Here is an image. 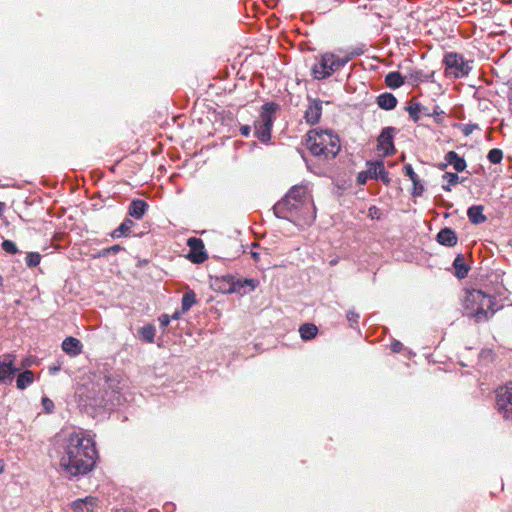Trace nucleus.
Returning <instances> with one entry per match:
<instances>
[{"mask_svg":"<svg viewBox=\"0 0 512 512\" xmlns=\"http://www.w3.org/2000/svg\"><path fill=\"white\" fill-rule=\"evenodd\" d=\"M445 112L443 110H440L439 106H435L433 111L431 112V116L434 118L435 123L442 124L444 121L443 115Z\"/></svg>","mask_w":512,"mask_h":512,"instance_id":"nucleus-42","label":"nucleus"},{"mask_svg":"<svg viewBox=\"0 0 512 512\" xmlns=\"http://www.w3.org/2000/svg\"><path fill=\"white\" fill-rule=\"evenodd\" d=\"M59 370H60V367H59V366H57V367H56V366H55V367H50V372H51V373H55V372H57V371H59Z\"/></svg>","mask_w":512,"mask_h":512,"instance_id":"nucleus-58","label":"nucleus"},{"mask_svg":"<svg viewBox=\"0 0 512 512\" xmlns=\"http://www.w3.org/2000/svg\"><path fill=\"white\" fill-rule=\"evenodd\" d=\"M197 303L196 294L193 290L186 291L181 299L182 312H187Z\"/></svg>","mask_w":512,"mask_h":512,"instance_id":"nucleus-33","label":"nucleus"},{"mask_svg":"<svg viewBox=\"0 0 512 512\" xmlns=\"http://www.w3.org/2000/svg\"><path fill=\"white\" fill-rule=\"evenodd\" d=\"M448 166H450V164L446 160H444V162L437 164V168L441 171H445Z\"/></svg>","mask_w":512,"mask_h":512,"instance_id":"nucleus-52","label":"nucleus"},{"mask_svg":"<svg viewBox=\"0 0 512 512\" xmlns=\"http://www.w3.org/2000/svg\"><path fill=\"white\" fill-rule=\"evenodd\" d=\"M283 197L290 198L291 200L300 203L301 206H304L307 201V191L304 186L294 185Z\"/></svg>","mask_w":512,"mask_h":512,"instance_id":"nucleus-26","label":"nucleus"},{"mask_svg":"<svg viewBox=\"0 0 512 512\" xmlns=\"http://www.w3.org/2000/svg\"><path fill=\"white\" fill-rule=\"evenodd\" d=\"M149 205L145 200L135 198L128 206V217L140 220L148 211Z\"/></svg>","mask_w":512,"mask_h":512,"instance_id":"nucleus-17","label":"nucleus"},{"mask_svg":"<svg viewBox=\"0 0 512 512\" xmlns=\"http://www.w3.org/2000/svg\"><path fill=\"white\" fill-rule=\"evenodd\" d=\"M1 248L8 254L14 255L19 252L16 243L9 239H4L1 243Z\"/></svg>","mask_w":512,"mask_h":512,"instance_id":"nucleus-38","label":"nucleus"},{"mask_svg":"<svg viewBox=\"0 0 512 512\" xmlns=\"http://www.w3.org/2000/svg\"><path fill=\"white\" fill-rule=\"evenodd\" d=\"M5 204L0 201V215L4 212Z\"/></svg>","mask_w":512,"mask_h":512,"instance_id":"nucleus-59","label":"nucleus"},{"mask_svg":"<svg viewBox=\"0 0 512 512\" xmlns=\"http://www.w3.org/2000/svg\"><path fill=\"white\" fill-rule=\"evenodd\" d=\"M299 333L303 341H310L316 337L318 328L313 323H304L299 327Z\"/></svg>","mask_w":512,"mask_h":512,"instance_id":"nucleus-31","label":"nucleus"},{"mask_svg":"<svg viewBox=\"0 0 512 512\" xmlns=\"http://www.w3.org/2000/svg\"><path fill=\"white\" fill-rule=\"evenodd\" d=\"M259 285V281L253 278H236L234 276V281L232 286H229L228 289L232 294H238L240 296L247 295L253 292L256 287Z\"/></svg>","mask_w":512,"mask_h":512,"instance_id":"nucleus-14","label":"nucleus"},{"mask_svg":"<svg viewBox=\"0 0 512 512\" xmlns=\"http://www.w3.org/2000/svg\"><path fill=\"white\" fill-rule=\"evenodd\" d=\"M97 502V498L89 496L74 500L71 503V508L75 512H93L94 508L97 506Z\"/></svg>","mask_w":512,"mask_h":512,"instance_id":"nucleus-19","label":"nucleus"},{"mask_svg":"<svg viewBox=\"0 0 512 512\" xmlns=\"http://www.w3.org/2000/svg\"><path fill=\"white\" fill-rule=\"evenodd\" d=\"M280 110L277 102H266L261 106L260 119L254 122V136L263 144L271 141L272 128L276 112Z\"/></svg>","mask_w":512,"mask_h":512,"instance_id":"nucleus-6","label":"nucleus"},{"mask_svg":"<svg viewBox=\"0 0 512 512\" xmlns=\"http://www.w3.org/2000/svg\"><path fill=\"white\" fill-rule=\"evenodd\" d=\"M311 205H312V209H313V213L311 215V220L313 221L316 218V208H315V205H314V203L312 201H311Z\"/></svg>","mask_w":512,"mask_h":512,"instance_id":"nucleus-56","label":"nucleus"},{"mask_svg":"<svg viewBox=\"0 0 512 512\" xmlns=\"http://www.w3.org/2000/svg\"><path fill=\"white\" fill-rule=\"evenodd\" d=\"M307 100L309 104L304 112V119L308 125L313 126L319 123L321 119L323 102L318 98H312L310 95L307 96Z\"/></svg>","mask_w":512,"mask_h":512,"instance_id":"nucleus-13","label":"nucleus"},{"mask_svg":"<svg viewBox=\"0 0 512 512\" xmlns=\"http://www.w3.org/2000/svg\"><path fill=\"white\" fill-rule=\"evenodd\" d=\"M156 327L153 323H147L140 327L137 332L138 338L144 342L152 344L155 342Z\"/></svg>","mask_w":512,"mask_h":512,"instance_id":"nucleus-29","label":"nucleus"},{"mask_svg":"<svg viewBox=\"0 0 512 512\" xmlns=\"http://www.w3.org/2000/svg\"><path fill=\"white\" fill-rule=\"evenodd\" d=\"M57 456L62 474L69 480L79 479L96 466L99 454L96 442L82 432L57 436Z\"/></svg>","mask_w":512,"mask_h":512,"instance_id":"nucleus-1","label":"nucleus"},{"mask_svg":"<svg viewBox=\"0 0 512 512\" xmlns=\"http://www.w3.org/2000/svg\"><path fill=\"white\" fill-rule=\"evenodd\" d=\"M444 160L448 161L456 173L463 172L467 168V162L465 158L460 156L456 151H448L444 156Z\"/></svg>","mask_w":512,"mask_h":512,"instance_id":"nucleus-20","label":"nucleus"},{"mask_svg":"<svg viewBox=\"0 0 512 512\" xmlns=\"http://www.w3.org/2000/svg\"><path fill=\"white\" fill-rule=\"evenodd\" d=\"M487 159L491 164H499L503 159V151L499 148H493L488 152Z\"/></svg>","mask_w":512,"mask_h":512,"instance_id":"nucleus-36","label":"nucleus"},{"mask_svg":"<svg viewBox=\"0 0 512 512\" xmlns=\"http://www.w3.org/2000/svg\"><path fill=\"white\" fill-rule=\"evenodd\" d=\"M445 76L450 79L467 77L472 70L464 56L457 52H447L443 58Z\"/></svg>","mask_w":512,"mask_h":512,"instance_id":"nucleus-7","label":"nucleus"},{"mask_svg":"<svg viewBox=\"0 0 512 512\" xmlns=\"http://www.w3.org/2000/svg\"><path fill=\"white\" fill-rule=\"evenodd\" d=\"M5 464L3 460H0V475L4 472Z\"/></svg>","mask_w":512,"mask_h":512,"instance_id":"nucleus-57","label":"nucleus"},{"mask_svg":"<svg viewBox=\"0 0 512 512\" xmlns=\"http://www.w3.org/2000/svg\"><path fill=\"white\" fill-rule=\"evenodd\" d=\"M483 205H472L467 209V217L471 224L480 225L487 221L486 215H484Z\"/></svg>","mask_w":512,"mask_h":512,"instance_id":"nucleus-24","label":"nucleus"},{"mask_svg":"<svg viewBox=\"0 0 512 512\" xmlns=\"http://www.w3.org/2000/svg\"><path fill=\"white\" fill-rule=\"evenodd\" d=\"M434 75V71L424 73L422 70H410L406 78L409 85L416 87L422 82H434Z\"/></svg>","mask_w":512,"mask_h":512,"instance_id":"nucleus-18","label":"nucleus"},{"mask_svg":"<svg viewBox=\"0 0 512 512\" xmlns=\"http://www.w3.org/2000/svg\"><path fill=\"white\" fill-rule=\"evenodd\" d=\"M434 204H435L436 206L444 207V208H446V209H450V208H452V207H453V203L448 202V201H447V200H445V199L443 198V196H441V195H437V196H435V198H434Z\"/></svg>","mask_w":512,"mask_h":512,"instance_id":"nucleus-44","label":"nucleus"},{"mask_svg":"<svg viewBox=\"0 0 512 512\" xmlns=\"http://www.w3.org/2000/svg\"><path fill=\"white\" fill-rule=\"evenodd\" d=\"M376 104L380 109L390 111L396 108L398 100L394 94L383 92L376 97Z\"/></svg>","mask_w":512,"mask_h":512,"instance_id":"nucleus-23","label":"nucleus"},{"mask_svg":"<svg viewBox=\"0 0 512 512\" xmlns=\"http://www.w3.org/2000/svg\"><path fill=\"white\" fill-rule=\"evenodd\" d=\"M104 383L100 386L97 384L98 390L94 387L85 395V406L92 408H101L104 410H113L115 407L122 405L124 397L121 394V375L116 372H107L103 376Z\"/></svg>","mask_w":512,"mask_h":512,"instance_id":"nucleus-2","label":"nucleus"},{"mask_svg":"<svg viewBox=\"0 0 512 512\" xmlns=\"http://www.w3.org/2000/svg\"><path fill=\"white\" fill-rule=\"evenodd\" d=\"M454 268V275L458 279H464L468 276L470 266L466 263L465 257L462 253H458L452 263Z\"/></svg>","mask_w":512,"mask_h":512,"instance_id":"nucleus-22","label":"nucleus"},{"mask_svg":"<svg viewBox=\"0 0 512 512\" xmlns=\"http://www.w3.org/2000/svg\"><path fill=\"white\" fill-rule=\"evenodd\" d=\"M403 173L411 180V182L419 178V176L415 173L412 165L409 163H406L403 166Z\"/></svg>","mask_w":512,"mask_h":512,"instance_id":"nucleus-41","label":"nucleus"},{"mask_svg":"<svg viewBox=\"0 0 512 512\" xmlns=\"http://www.w3.org/2000/svg\"><path fill=\"white\" fill-rule=\"evenodd\" d=\"M28 365H29V364H28L26 361H23V362H22V367H23V368H26Z\"/></svg>","mask_w":512,"mask_h":512,"instance_id":"nucleus-62","label":"nucleus"},{"mask_svg":"<svg viewBox=\"0 0 512 512\" xmlns=\"http://www.w3.org/2000/svg\"><path fill=\"white\" fill-rule=\"evenodd\" d=\"M250 255H251V257L253 258V260H254L255 262H258V261H259V259H260V253H258V252H256V251H251V252H250Z\"/></svg>","mask_w":512,"mask_h":512,"instance_id":"nucleus-54","label":"nucleus"},{"mask_svg":"<svg viewBox=\"0 0 512 512\" xmlns=\"http://www.w3.org/2000/svg\"><path fill=\"white\" fill-rule=\"evenodd\" d=\"M390 348H391L392 352L399 353L403 349V344L398 340H393L391 342Z\"/></svg>","mask_w":512,"mask_h":512,"instance_id":"nucleus-48","label":"nucleus"},{"mask_svg":"<svg viewBox=\"0 0 512 512\" xmlns=\"http://www.w3.org/2000/svg\"><path fill=\"white\" fill-rule=\"evenodd\" d=\"M17 357L14 353L0 355V383L11 384L20 368L16 366Z\"/></svg>","mask_w":512,"mask_h":512,"instance_id":"nucleus-9","label":"nucleus"},{"mask_svg":"<svg viewBox=\"0 0 512 512\" xmlns=\"http://www.w3.org/2000/svg\"><path fill=\"white\" fill-rule=\"evenodd\" d=\"M492 354H493V353H492V350H490V349H484V350H482V351L480 352V357H481V358H483V359H485V358H488V357L492 356Z\"/></svg>","mask_w":512,"mask_h":512,"instance_id":"nucleus-50","label":"nucleus"},{"mask_svg":"<svg viewBox=\"0 0 512 512\" xmlns=\"http://www.w3.org/2000/svg\"><path fill=\"white\" fill-rule=\"evenodd\" d=\"M475 129H478V125L477 124H463V125H461L462 133L465 136L470 135Z\"/></svg>","mask_w":512,"mask_h":512,"instance_id":"nucleus-47","label":"nucleus"},{"mask_svg":"<svg viewBox=\"0 0 512 512\" xmlns=\"http://www.w3.org/2000/svg\"><path fill=\"white\" fill-rule=\"evenodd\" d=\"M362 53L363 50L360 48L345 52L343 56L334 52H325L320 55L318 62L312 66L311 75L316 80L327 79L334 73L339 72L348 62Z\"/></svg>","mask_w":512,"mask_h":512,"instance_id":"nucleus-5","label":"nucleus"},{"mask_svg":"<svg viewBox=\"0 0 512 512\" xmlns=\"http://www.w3.org/2000/svg\"><path fill=\"white\" fill-rule=\"evenodd\" d=\"M240 133L244 137H249L251 133V127L249 125H242L240 127Z\"/></svg>","mask_w":512,"mask_h":512,"instance_id":"nucleus-49","label":"nucleus"},{"mask_svg":"<svg viewBox=\"0 0 512 512\" xmlns=\"http://www.w3.org/2000/svg\"><path fill=\"white\" fill-rule=\"evenodd\" d=\"M62 350L70 355L77 356L82 352L83 345L80 340L75 337L68 336L62 342Z\"/></svg>","mask_w":512,"mask_h":512,"instance_id":"nucleus-21","label":"nucleus"},{"mask_svg":"<svg viewBox=\"0 0 512 512\" xmlns=\"http://www.w3.org/2000/svg\"><path fill=\"white\" fill-rule=\"evenodd\" d=\"M134 226H135V222L130 217H126L122 221V223L110 233V236L113 239L128 237V236H130L131 229Z\"/></svg>","mask_w":512,"mask_h":512,"instance_id":"nucleus-25","label":"nucleus"},{"mask_svg":"<svg viewBox=\"0 0 512 512\" xmlns=\"http://www.w3.org/2000/svg\"><path fill=\"white\" fill-rule=\"evenodd\" d=\"M496 407L506 419H512V381L496 390Z\"/></svg>","mask_w":512,"mask_h":512,"instance_id":"nucleus-10","label":"nucleus"},{"mask_svg":"<svg viewBox=\"0 0 512 512\" xmlns=\"http://www.w3.org/2000/svg\"><path fill=\"white\" fill-rule=\"evenodd\" d=\"M120 251H125V248L119 244H115L111 247L103 248L93 255L94 258H106L111 254H116Z\"/></svg>","mask_w":512,"mask_h":512,"instance_id":"nucleus-34","label":"nucleus"},{"mask_svg":"<svg viewBox=\"0 0 512 512\" xmlns=\"http://www.w3.org/2000/svg\"><path fill=\"white\" fill-rule=\"evenodd\" d=\"M366 166L369 167L371 179L380 180L385 185L390 184L389 173L385 169L384 162L382 160H368L366 162Z\"/></svg>","mask_w":512,"mask_h":512,"instance_id":"nucleus-15","label":"nucleus"},{"mask_svg":"<svg viewBox=\"0 0 512 512\" xmlns=\"http://www.w3.org/2000/svg\"><path fill=\"white\" fill-rule=\"evenodd\" d=\"M41 255L38 252H29L26 255L25 262L29 268H34L39 265Z\"/></svg>","mask_w":512,"mask_h":512,"instance_id":"nucleus-37","label":"nucleus"},{"mask_svg":"<svg viewBox=\"0 0 512 512\" xmlns=\"http://www.w3.org/2000/svg\"><path fill=\"white\" fill-rule=\"evenodd\" d=\"M184 312H182V309L181 310H176L171 316V320H178L180 319L181 315L183 314Z\"/></svg>","mask_w":512,"mask_h":512,"instance_id":"nucleus-51","label":"nucleus"},{"mask_svg":"<svg viewBox=\"0 0 512 512\" xmlns=\"http://www.w3.org/2000/svg\"><path fill=\"white\" fill-rule=\"evenodd\" d=\"M14 380H16L17 389L23 391L34 383V373L29 369H25L22 372L19 371Z\"/></svg>","mask_w":512,"mask_h":512,"instance_id":"nucleus-27","label":"nucleus"},{"mask_svg":"<svg viewBox=\"0 0 512 512\" xmlns=\"http://www.w3.org/2000/svg\"><path fill=\"white\" fill-rule=\"evenodd\" d=\"M496 303V297L491 294L480 289H466L462 298L463 315L477 323L488 321L498 310Z\"/></svg>","mask_w":512,"mask_h":512,"instance_id":"nucleus-3","label":"nucleus"},{"mask_svg":"<svg viewBox=\"0 0 512 512\" xmlns=\"http://www.w3.org/2000/svg\"><path fill=\"white\" fill-rule=\"evenodd\" d=\"M369 178H371V174L369 173V167H367V170L358 173L356 178L357 184L365 185Z\"/></svg>","mask_w":512,"mask_h":512,"instance_id":"nucleus-43","label":"nucleus"},{"mask_svg":"<svg viewBox=\"0 0 512 512\" xmlns=\"http://www.w3.org/2000/svg\"><path fill=\"white\" fill-rule=\"evenodd\" d=\"M421 114H423L424 116H429V117L431 116V112H430L429 108L425 107L423 105H422Z\"/></svg>","mask_w":512,"mask_h":512,"instance_id":"nucleus-55","label":"nucleus"},{"mask_svg":"<svg viewBox=\"0 0 512 512\" xmlns=\"http://www.w3.org/2000/svg\"><path fill=\"white\" fill-rule=\"evenodd\" d=\"M405 110L408 112L410 118L413 122L417 123L420 120V114L422 110V104L419 102L412 103L405 107Z\"/></svg>","mask_w":512,"mask_h":512,"instance_id":"nucleus-35","label":"nucleus"},{"mask_svg":"<svg viewBox=\"0 0 512 512\" xmlns=\"http://www.w3.org/2000/svg\"><path fill=\"white\" fill-rule=\"evenodd\" d=\"M412 184H413V187H412L411 195L413 197L422 196V194L424 192V185L422 184L420 178L412 181Z\"/></svg>","mask_w":512,"mask_h":512,"instance_id":"nucleus-39","label":"nucleus"},{"mask_svg":"<svg viewBox=\"0 0 512 512\" xmlns=\"http://www.w3.org/2000/svg\"><path fill=\"white\" fill-rule=\"evenodd\" d=\"M385 84L390 89L400 88L405 81H407L406 76L404 77L399 71H391L385 76Z\"/></svg>","mask_w":512,"mask_h":512,"instance_id":"nucleus-30","label":"nucleus"},{"mask_svg":"<svg viewBox=\"0 0 512 512\" xmlns=\"http://www.w3.org/2000/svg\"><path fill=\"white\" fill-rule=\"evenodd\" d=\"M395 133V127L387 126L381 130L377 138V150L382 151L384 157H389L396 153L394 145Z\"/></svg>","mask_w":512,"mask_h":512,"instance_id":"nucleus-11","label":"nucleus"},{"mask_svg":"<svg viewBox=\"0 0 512 512\" xmlns=\"http://www.w3.org/2000/svg\"><path fill=\"white\" fill-rule=\"evenodd\" d=\"M187 246L189 247L187 259L190 260L192 263L201 264L208 259V254L205 250V245L201 238H188Z\"/></svg>","mask_w":512,"mask_h":512,"instance_id":"nucleus-12","label":"nucleus"},{"mask_svg":"<svg viewBox=\"0 0 512 512\" xmlns=\"http://www.w3.org/2000/svg\"><path fill=\"white\" fill-rule=\"evenodd\" d=\"M149 263V260L148 259H139L138 262H137V267L138 268H143L144 266H146L147 264Z\"/></svg>","mask_w":512,"mask_h":512,"instance_id":"nucleus-53","label":"nucleus"},{"mask_svg":"<svg viewBox=\"0 0 512 512\" xmlns=\"http://www.w3.org/2000/svg\"><path fill=\"white\" fill-rule=\"evenodd\" d=\"M435 240L444 247H454L458 243V235L451 227H443L436 234Z\"/></svg>","mask_w":512,"mask_h":512,"instance_id":"nucleus-16","label":"nucleus"},{"mask_svg":"<svg viewBox=\"0 0 512 512\" xmlns=\"http://www.w3.org/2000/svg\"><path fill=\"white\" fill-rule=\"evenodd\" d=\"M444 217H445V218L450 217V213H448V212L444 213Z\"/></svg>","mask_w":512,"mask_h":512,"instance_id":"nucleus-63","label":"nucleus"},{"mask_svg":"<svg viewBox=\"0 0 512 512\" xmlns=\"http://www.w3.org/2000/svg\"><path fill=\"white\" fill-rule=\"evenodd\" d=\"M305 145L315 157L334 159L341 150L340 138L332 129L313 128L305 136Z\"/></svg>","mask_w":512,"mask_h":512,"instance_id":"nucleus-4","label":"nucleus"},{"mask_svg":"<svg viewBox=\"0 0 512 512\" xmlns=\"http://www.w3.org/2000/svg\"><path fill=\"white\" fill-rule=\"evenodd\" d=\"M337 262H338L337 259H333V260L330 261V265L334 266Z\"/></svg>","mask_w":512,"mask_h":512,"instance_id":"nucleus-60","label":"nucleus"},{"mask_svg":"<svg viewBox=\"0 0 512 512\" xmlns=\"http://www.w3.org/2000/svg\"><path fill=\"white\" fill-rule=\"evenodd\" d=\"M234 281V275L232 274H225L221 276H216L214 279L213 286L216 290L220 291L223 294H232L228 289L229 286H232V283Z\"/></svg>","mask_w":512,"mask_h":512,"instance_id":"nucleus-28","label":"nucleus"},{"mask_svg":"<svg viewBox=\"0 0 512 512\" xmlns=\"http://www.w3.org/2000/svg\"><path fill=\"white\" fill-rule=\"evenodd\" d=\"M41 404L45 413L51 414L54 411V402L49 397L43 396Z\"/></svg>","mask_w":512,"mask_h":512,"instance_id":"nucleus-40","label":"nucleus"},{"mask_svg":"<svg viewBox=\"0 0 512 512\" xmlns=\"http://www.w3.org/2000/svg\"><path fill=\"white\" fill-rule=\"evenodd\" d=\"M442 179L446 181V183L442 184V189L446 192H450L452 187L459 183L460 176L456 172H445L442 175Z\"/></svg>","mask_w":512,"mask_h":512,"instance_id":"nucleus-32","label":"nucleus"},{"mask_svg":"<svg viewBox=\"0 0 512 512\" xmlns=\"http://www.w3.org/2000/svg\"><path fill=\"white\" fill-rule=\"evenodd\" d=\"M274 215L283 220H287L293 224H297V220L303 216V206L290 198L282 197L273 206Z\"/></svg>","mask_w":512,"mask_h":512,"instance_id":"nucleus-8","label":"nucleus"},{"mask_svg":"<svg viewBox=\"0 0 512 512\" xmlns=\"http://www.w3.org/2000/svg\"><path fill=\"white\" fill-rule=\"evenodd\" d=\"M359 318H360V316H359V314L356 311L349 310L347 312V320L349 321L350 326L352 328H355V325L358 324Z\"/></svg>","mask_w":512,"mask_h":512,"instance_id":"nucleus-45","label":"nucleus"},{"mask_svg":"<svg viewBox=\"0 0 512 512\" xmlns=\"http://www.w3.org/2000/svg\"><path fill=\"white\" fill-rule=\"evenodd\" d=\"M467 179V177H460L459 183H464Z\"/></svg>","mask_w":512,"mask_h":512,"instance_id":"nucleus-61","label":"nucleus"},{"mask_svg":"<svg viewBox=\"0 0 512 512\" xmlns=\"http://www.w3.org/2000/svg\"><path fill=\"white\" fill-rule=\"evenodd\" d=\"M158 320H159V323H160V327L163 331H165V328L170 324L171 322V318L168 314H161L159 317H158Z\"/></svg>","mask_w":512,"mask_h":512,"instance_id":"nucleus-46","label":"nucleus"},{"mask_svg":"<svg viewBox=\"0 0 512 512\" xmlns=\"http://www.w3.org/2000/svg\"><path fill=\"white\" fill-rule=\"evenodd\" d=\"M3 285V278L0 276V287Z\"/></svg>","mask_w":512,"mask_h":512,"instance_id":"nucleus-64","label":"nucleus"}]
</instances>
